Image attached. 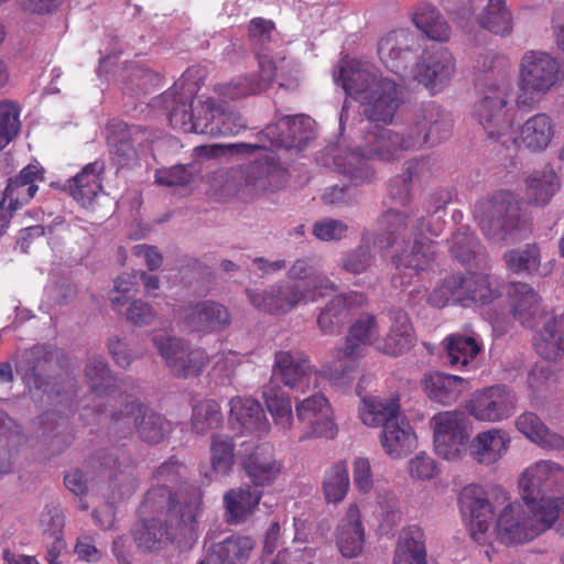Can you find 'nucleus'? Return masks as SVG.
Listing matches in <instances>:
<instances>
[{
	"mask_svg": "<svg viewBox=\"0 0 564 564\" xmlns=\"http://www.w3.org/2000/svg\"><path fill=\"white\" fill-rule=\"evenodd\" d=\"M264 143H227L196 147V159H212L224 155H252L263 150L261 159L246 166L219 170L208 177L209 193L217 199L232 196L241 198L265 191H275L286 181V170L276 161Z\"/></svg>",
	"mask_w": 564,
	"mask_h": 564,
	"instance_id": "obj_1",
	"label": "nucleus"
},
{
	"mask_svg": "<svg viewBox=\"0 0 564 564\" xmlns=\"http://www.w3.org/2000/svg\"><path fill=\"white\" fill-rule=\"evenodd\" d=\"M333 79L348 97L358 102L360 116L370 122L393 123L404 102L402 87L382 76L368 62L341 59L334 69Z\"/></svg>",
	"mask_w": 564,
	"mask_h": 564,
	"instance_id": "obj_2",
	"label": "nucleus"
},
{
	"mask_svg": "<svg viewBox=\"0 0 564 564\" xmlns=\"http://www.w3.org/2000/svg\"><path fill=\"white\" fill-rule=\"evenodd\" d=\"M378 227L380 234L375 243L380 249L392 250V261L398 270L409 271L411 275L429 268L433 250L426 232L438 236V226L426 227L423 215L391 208L380 216Z\"/></svg>",
	"mask_w": 564,
	"mask_h": 564,
	"instance_id": "obj_3",
	"label": "nucleus"
},
{
	"mask_svg": "<svg viewBox=\"0 0 564 564\" xmlns=\"http://www.w3.org/2000/svg\"><path fill=\"white\" fill-rule=\"evenodd\" d=\"M175 88L163 93L156 104H162L169 112L171 126L185 133H199L210 137L235 135L246 128V121L234 111L217 105L214 98L199 101L198 105H187L177 100Z\"/></svg>",
	"mask_w": 564,
	"mask_h": 564,
	"instance_id": "obj_4",
	"label": "nucleus"
},
{
	"mask_svg": "<svg viewBox=\"0 0 564 564\" xmlns=\"http://www.w3.org/2000/svg\"><path fill=\"white\" fill-rule=\"evenodd\" d=\"M202 513V495L195 492L185 505H175L167 516L169 523L158 519L142 522L134 531L137 545L149 552H158L169 544L180 550L191 549L198 539L197 518Z\"/></svg>",
	"mask_w": 564,
	"mask_h": 564,
	"instance_id": "obj_5",
	"label": "nucleus"
},
{
	"mask_svg": "<svg viewBox=\"0 0 564 564\" xmlns=\"http://www.w3.org/2000/svg\"><path fill=\"white\" fill-rule=\"evenodd\" d=\"M416 150L405 133L387 127L375 126L362 135L360 152L350 151L337 154L334 159L337 171L346 176L351 185L359 186L371 181L373 172L366 159L384 162L398 160L403 151Z\"/></svg>",
	"mask_w": 564,
	"mask_h": 564,
	"instance_id": "obj_6",
	"label": "nucleus"
},
{
	"mask_svg": "<svg viewBox=\"0 0 564 564\" xmlns=\"http://www.w3.org/2000/svg\"><path fill=\"white\" fill-rule=\"evenodd\" d=\"M358 412L365 425L382 427L381 445L390 457H404L415 448L416 435L409 422L400 417L398 398L365 397Z\"/></svg>",
	"mask_w": 564,
	"mask_h": 564,
	"instance_id": "obj_7",
	"label": "nucleus"
},
{
	"mask_svg": "<svg viewBox=\"0 0 564 564\" xmlns=\"http://www.w3.org/2000/svg\"><path fill=\"white\" fill-rule=\"evenodd\" d=\"M555 511L525 503L520 500H508L499 510L495 531L497 539L506 545L529 543L553 528Z\"/></svg>",
	"mask_w": 564,
	"mask_h": 564,
	"instance_id": "obj_8",
	"label": "nucleus"
},
{
	"mask_svg": "<svg viewBox=\"0 0 564 564\" xmlns=\"http://www.w3.org/2000/svg\"><path fill=\"white\" fill-rule=\"evenodd\" d=\"M564 80L561 63L551 54L529 51L519 65L518 108H534Z\"/></svg>",
	"mask_w": 564,
	"mask_h": 564,
	"instance_id": "obj_9",
	"label": "nucleus"
},
{
	"mask_svg": "<svg viewBox=\"0 0 564 564\" xmlns=\"http://www.w3.org/2000/svg\"><path fill=\"white\" fill-rule=\"evenodd\" d=\"M336 290L328 278H318L314 285L301 288L300 283L279 281L265 290L247 289L250 304L259 312L275 316H284L300 305L314 303Z\"/></svg>",
	"mask_w": 564,
	"mask_h": 564,
	"instance_id": "obj_10",
	"label": "nucleus"
},
{
	"mask_svg": "<svg viewBox=\"0 0 564 564\" xmlns=\"http://www.w3.org/2000/svg\"><path fill=\"white\" fill-rule=\"evenodd\" d=\"M518 210L513 194L500 191L487 199L477 202L474 207V217L489 240L503 243L520 238Z\"/></svg>",
	"mask_w": 564,
	"mask_h": 564,
	"instance_id": "obj_11",
	"label": "nucleus"
},
{
	"mask_svg": "<svg viewBox=\"0 0 564 564\" xmlns=\"http://www.w3.org/2000/svg\"><path fill=\"white\" fill-rule=\"evenodd\" d=\"M274 33V24L272 21L263 18H254L250 21L249 35L257 47V57L259 61L260 75L254 80L249 77L238 78L228 85L219 87L218 93L224 99H237L243 96L257 94L264 90L278 77L280 69L273 64L263 47L272 40Z\"/></svg>",
	"mask_w": 564,
	"mask_h": 564,
	"instance_id": "obj_12",
	"label": "nucleus"
},
{
	"mask_svg": "<svg viewBox=\"0 0 564 564\" xmlns=\"http://www.w3.org/2000/svg\"><path fill=\"white\" fill-rule=\"evenodd\" d=\"M520 498L532 506L551 508L564 491V467L551 459H541L525 467L518 480Z\"/></svg>",
	"mask_w": 564,
	"mask_h": 564,
	"instance_id": "obj_13",
	"label": "nucleus"
},
{
	"mask_svg": "<svg viewBox=\"0 0 564 564\" xmlns=\"http://www.w3.org/2000/svg\"><path fill=\"white\" fill-rule=\"evenodd\" d=\"M379 327L372 315L360 316L350 327L344 348L336 350L334 360L323 365V372L334 384H341L358 367L362 347L375 345L378 348Z\"/></svg>",
	"mask_w": 564,
	"mask_h": 564,
	"instance_id": "obj_14",
	"label": "nucleus"
},
{
	"mask_svg": "<svg viewBox=\"0 0 564 564\" xmlns=\"http://www.w3.org/2000/svg\"><path fill=\"white\" fill-rule=\"evenodd\" d=\"M509 500L506 490L497 488L489 497L484 487L470 484L465 486L459 495V508L467 523L470 536L477 543H485L489 530L494 527L496 508L503 507Z\"/></svg>",
	"mask_w": 564,
	"mask_h": 564,
	"instance_id": "obj_15",
	"label": "nucleus"
},
{
	"mask_svg": "<svg viewBox=\"0 0 564 564\" xmlns=\"http://www.w3.org/2000/svg\"><path fill=\"white\" fill-rule=\"evenodd\" d=\"M459 286L462 291L460 305H477L486 307L485 316L491 324L492 330L498 335H503L509 326V315L499 313L496 310V301L501 295L500 281L497 276L487 272H467L459 275Z\"/></svg>",
	"mask_w": 564,
	"mask_h": 564,
	"instance_id": "obj_16",
	"label": "nucleus"
},
{
	"mask_svg": "<svg viewBox=\"0 0 564 564\" xmlns=\"http://www.w3.org/2000/svg\"><path fill=\"white\" fill-rule=\"evenodd\" d=\"M124 408L111 414V430L123 436L135 431L148 443H159L171 431V423L161 414L128 395Z\"/></svg>",
	"mask_w": 564,
	"mask_h": 564,
	"instance_id": "obj_17",
	"label": "nucleus"
},
{
	"mask_svg": "<svg viewBox=\"0 0 564 564\" xmlns=\"http://www.w3.org/2000/svg\"><path fill=\"white\" fill-rule=\"evenodd\" d=\"M434 448L438 456L457 460L468 453L470 424L464 412L445 411L432 417Z\"/></svg>",
	"mask_w": 564,
	"mask_h": 564,
	"instance_id": "obj_18",
	"label": "nucleus"
},
{
	"mask_svg": "<svg viewBox=\"0 0 564 564\" xmlns=\"http://www.w3.org/2000/svg\"><path fill=\"white\" fill-rule=\"evenodd\" d=\"M508 90L509 86L506 84H490L482 90V96L476 102L473 112L488 137L503 145L507 144L506 135L511 131L507 108Z\"/></svg>",
	"mask_w": 564,
	"mask_h": 564,
	"instance_id": "obj_19",
	"label": "nucleus"
},
{
	"mask_svg": "<svg viewBox=\"0 0 564 564\" xmlns=\"http://www.w3.org/2000/svg\"><path fill=\"white\" fill-rule=\"evenodd\" d=\"M453 120L440 105L427 102L421 105L412 115L406 127V134L416 150L424 145H435L449 137Z\"/></svg>",
	"mask_w": 564,
	"mask_h": 564,
	"instance_id": "obj_20",
	"label": "nucleus"
},
{
	"mask_svg": "<svg viewBox=\"0 0 564 564\" xmlns=\"http://www.w3.org/2000/svg\"><path fill=\"white\" fill-rule=\"evenodd\" d=\"M517 403L510 387L496 384L475 391L466 402V411L479 422L498 423L512 416Z\"/></svg>",
	"mask_w": 564,
	"mask_h": 564,
	"instance_id": "obj_21",
	"label": "nucleus"
},
{
	"mask_svg": "<svg viewBox=\"0 0 564 564\" xmlns=\"http://www.w3.org/2000/svg\"><path fill=\"white\" fill-rule=\"evenodd\" d=\"M321 376L329 380L323 369H314L305 354L281 350L275 352L270 381L279 380L294 391L306 392L318 387Z\"/></svg>",
	"mask_w": 564,
	"mask_h": 564,
	"instance_id": "obj_22",
	"label": "nucleus"
},
{
	"mask_svg": "<svg viewBox=\"0 0 564 564\" xmlns=\"http://www.w3.org/2000/svg\"><path fill=\"white\" fill-rule=\"evenodd\" d=\"M420 44L409 30H395L382 36L378 43V56L391 73L405 77L411 73Z\"/></svg>",
	"mask_w": 564,
	"mask_h": 564,
	"instance_id": "obj_23",
	"label": "nucleus"
},
{
	"mask_svg": "<svg viewBox=\"0 0 564 564\" xmlns=\"http://www.w3.org/2000/svg\"><path fill=\"white\" fill-rule=\"evenodd\" d=\"M420 84L433 94L443 90L455 74V59L445 47L426 48L421 62L413 64L411 73Z\"/></svg>",
	"mask_w": 564,
	"mask_h": 564,
	"instance_id": "obj_24",
	"label": "nucleus"
},
{
	"mask_svg": "<svg viewBox=\"0 0 564 564\" xmlns=\"http://www.w3.org/2000/svg\"><path fill=\"white\" fill-rule=\"evenodd\" d=\"M296 419L307 425L308 432L300 438L324 437L334 438L337 435L334 411L328 399L322 393H315L296 401Z\"/></svg>",
	"mask_w": 564,
	"mask_h": 564,
	"instance_id": "obj_25",
	"label": "nucleus"
},
{
	"mask_svg": "<svg viewBox=\"0 0 564 564\" xmlns=\"http://www.w3.org/2000/svg\"><path fill=\"white\" fill-rule=\"evenodd\" d=\"M314 120L304 115L283 116L260 132V140H268L272 148L302 150L313 138Z\"/></svg>",
	"mask_w": 564,
	"mask_h": 564,
	"instance_id": "obj_26",
	"label": "nucleus"
},
{
	"mask_svg": "<svg viewBox=\"0 0 564 564\" xmlns=\"http://www.w3.org/2000/svg\"><path fill=\"white\" fill-rule=\"evenodd\" d=\"M175 316L184 327L199 334L224 330L231 323L228 308L215 301H202L188 306H181Z\"/></svg>",
	"mask_w": 564,
	"mask_h": 564,
	"instance_id": "obj_27",
	"label": "nucleus"
},
{
	"mask_svg": "<svg viewBox=\"0 0 564 564\" xmlns=\"http://www.w3.org/2000/svg\"><path fill=\"white\" fill-rule=\"evenodd\" d=\"M511 436L501 427H488L477 432L469 442L468 455L480 466L490 467L508 453Z\"/></svg>",
	"mask_w": 564,
	"mask_h": 564,
	"instance_id": "obj_28",
	"label": "nucleus"
},
{
	"mask_svg": "<svg viewBox=\"0 0 564 564\" xmlns=\"http://www.w3.org/2000/svg\"><path fill=\"white\" fill-rule=\"evenodd\" d=\"M556 133L554 120L544 112L529 117L519 128L518 134L512 130L505 140L517 147H523L531 152H542L549 148Z\"/></svg>",
	"mask_w": 564,
	"mask_h": 564,
	"instance_id": "obj_29",
	"label": "nucleus"
},
{
	"mask_svg": "<svg viewBox=\"0 0 564 564\" xmlns=\"http://www.w3.org/2000/svg\"><path fill=\"white\" fill-rule=\"evenodd\" d=\"M336 545L346 558L361 554L365 544V529L361 522L360 509L356 503L349 505L336 528Z\"/></svg>",
	"mask_w": 564,
	"mask_h": 564,
	"instance_id": "obj_30",
	"label": "nucleus"
},
{
	"mask_svg": "<svg viewBox=\"0 0 564 564\" xmlns=\"http://www.w3.org/2000/svg\"><path fill=\"white\" fill-rule=\"evenodd\" d=\"M508 297L510 313L524 327L532 328L538 317L544 314L539 294L527 283H511Z\"/></svg>",
	"mask_w": 564,
	"mask_h": 564,
	"instance_id": "obj_31",
	"label": "nucleus"
},
{
	"mask_svg": "<svg viewBox=\"0 0 564 564\" xmlns=\"http://www.w3.org/2000/svg\"><path fill=\"white\" fill-rule=\"evenodd\" d=\"M230 420L234 425L245 432L264 435L270 430L261 404L252 398L235 397L229 401Z\"/></svg>",
	"mask_w": 564,
	"mask_h": 564,
	"instance_id": "obj_32",
	"label": "nucleus"
},
{
	"mask_svg": "<svg viewBox=\"0 0 564 564\" xmlns=\"http://www.w3.org/2000/svg\"><path fill=\"white\" fill-rule=\"evenodd\" d=\"M43 178L41 167L36 164L26 165L19 175L9 180L2 199L11 210H18L34 197L39 189L37 183Z\"/></svg>",
	"mask_w": 564,
	"mask_h": 564,
	"instance_id": "obj_33",
	"label": "nucleus"
},
{
	"mask_svg": "<svg viewBox=\"0 0 564 564\" xmlns=\"http://www.w3.org/2000/svg\"><path fill=\"white\" fill-rule=\"evenodd\" d=\"M390 327L387 336L378 341V350L400 356L409 351L414 345V330L408 314L402 310L389 313Z\"/></svg>",
	"mask_w": 564,
	"mask_h": 564,
	"instance_id": "obj_34",
	"label": "nucleus"
},
{
	"mask_svg": "<svg viewBox=\"0 0 564 564\" xmlns=\"http://www.w3.org/2000/svg\"><path fill=\"white\" fill-rule=\"evenodd\" d=\"M421 383L426 397L443 405L454 403L463 392L469 389L466 379L443 372L426 373Z\"/></svg>",
	"mask_w": 564,
	"mask_h": 564,
	"instance_id": "obj_35",
	"label": "nucleus"
},
{
	"mask_svg": "<svg viewBox=\"0 0 564 564\" xmlns=\"http://www.w3.org/2000/svg\"><path fill=\"white\" fill-rule=\"evenodd\" d=\"M542 316L544 322L535 336L534 348L542 358L557 360L564 355V314Z\"/></svg>",
	"mask_w": 564,
	"mask_h": 564,
	"instance_id": "obj_36",
	"label": "nucleus"
},
{
	"mask_svg": "<svg viewBox=\"0 0 564 564\" xmlns=\"http://www.w3.org/2000/svg\"><path fill=\"white\" fill-rule=\"evenodd\" d=\"M243 465L248 477L257 487L273 484L281 470V466L274 457L273 448L268 444L257 446Z\"/></svg>",
	"mask_w": 564,
	"mask_h": 564,
	"instance_id": "obj_37",
	"label": "nucleus"
},
{
	"mask_svg": "<svg viewBox=\"0 0 564 564\" xmlns=\"http://www.w3.org/2000/svg\"><path fill=\"white\" fill-rule=\"evenodd\" d=\"M517 431L545 449H563L564 437L551 431L534 412H523L514 421Z\"/></svg>",
	"mask_w": 564,
	"mask_h": 564,
	"instance_id": "obj_38",
	"label": "nucleus"
},
{
	"mask_svg": "<svg viewBox=\"0 0 564 564\" xmlns=\"http://www.w3.org/2000/svg\"><path fill=\"white\" fill-rule=\"evenodd\" d=\"M561 187L556 173L551 167L535 170L525 177V200L544 206Z\"/></svg>",
	"mask_w": 564,
	"mask_h": 564,
	"instance_id": "obj_39",
	"label": "nucleus"
},
{
	"mask_svg": "<svg viewBox=\"0 0 564 564\" xmlns=\"http://www.w3.org/2000/svg\"><path fill=\"white\" fill-rule=\"evenodd\" d=\"M446 358L455 369L473 368L481 344L473 336L451 334L445 339Z\"/></svg>",
	"mask_w": 564,
	"mask_h": 564,
	"instance_id": "obj_40",
	"label": "nucleus"
},
{
	"mask_svg": "<svg viewBox=\"0 0 564 564\" xmlns=\"http://www.w3.org/2000/svg\"><path fill=\"white\" fill-rule=\"evenodd\" d=\"M104 163L95 161L87 164L80 173L75 175L69 183L72 196L82 205H87L101 191L100 175L104 172Z\"/></svg>",
	"mask_w": 564,
	"mask_h": 564,
	"instance_id": "obj_41",
	"label": "nucleus"
},
{
	"mask_svg": "<svg viewBox=\"0 0 564 564\" xmlns=\"http://www.w3.org/2000/svg\"><path fill=\"white\" fill-rule=\"evenodd\" d=\"M413 22L429 39L446 42L451 37V28L441 12L431 3H419L413 12Z\"/></svg>",
	"mask_w": 564,
	"mask_h": 564,
	"instance_id": "obj_42",
	"label": "nucleus"
},
{
	"mask_svg": "<svg viewBox=\"0 0 564 564\" xmlns=\"http://www.w3.org/2000/svg\"><path fill=\"white\" fill-rule=\"evenodd\" d=\"M262 394L274 424L284 432L290 431L294 417L289 394L274 381L263 387Z\"/></svg>",
	"mask_w": 564,
	"mask_h": 564,
	"instance_id": "obj_43",
	"label": "nucleus"
},
{
	"mask_svg": "<svg viewBox=\"0 0 564 564\" xmlns=\"http://www.w3.org/2000/svg\"><path fill=\"white\" fill-rule=\"evenodd\" d=\"M365 301L362 294L350 293L333 297L317 318L321 330L325 334L333 333L348 316L352 304L361 305Z\"/></svg>",
	"mask_w": 564,
	"mask_h": 564,
	"instance_id": "obj_44",
	"label": "nucleus"
},
{
	"mask_svg": "<svg viewBox=\"0 0 564 564\" xmlns=\"http://www.w3.org/2000/svg\"><path fill=\"white\" fill-rule=\"evenodd\" d=\"M235 464V445L226 435H213L210 443V473L204 474L209 484L228 476Z\"/></svg>",
	"mask_w": 564,
	"mask_h": 564,
	"instance_id": "obj_45",
	"label": "nucleus"
},
{
	"mask_svg": "<svg viewBox=\"0 0 564 564\" xmlns=\"http://www.w3.org/2000/svg\"><path fill=\"white\" fill-rule=\"evenodd\" d=\"M393 564H426L424 533L421 528L410 527L402 532Z\"/></svg>",
	"mask_w": 564,
	"mask_h": 564,
	"instance_id": "obj_46",
	"label": "nucleus"
},
{
	"mask_svg": "<svg viewBox=\"0 0 564 564\" xmlns=\"http://www.w3.org/2000/svg\"><path fill=\"white\" fill-rule=\"evenodd\" d=\"M261 492L251 488L231 489L224 496L228 521L239 523L245 521L257 508Z\"/></svg>",
	"mask_w": 564,
	"mask_h": 564,
	"instance_id": "obj_47",
	"label": "nucleus"
},
{
	"mask_svg": "<svg viewBox=\"0 0 564 564\" xmlns=\"http://www.w3.org/2000/svg\"><path fill=\"white\" fill-rule=\"evenodd\" d=\"M105 465L113 469V486L118 487V498L123 499L130 496L135 487L134 467L131 457L123 451L118 449L115 455H110Z\"/></svg>",
	"mask_w": 564,
	"mask_h": 564,
	"instance_id": "obj_48",
	"label": "nucleus"
},
{
	"mask_svg": "<svg viewBox=\"0 0 564 564\" xmlns=\"http://www.w3.org/2000/svg\"><path fill=\"white\" fill-rule=\"evenodd\" d=\"M85 378L95 398L110 397L117 387V380L100 356H93L85 367Z\"/></svg>",
	"mask_w": 564,
	"mask_h": 564,
	"instance_id": "obj_49",
	"label": "nucleus"
},
{
	"mask_svg": "<svg viewBox=\"0 0 564 564\" xmlns=\"http://www.w3.org/2000/svg\"><path fill=\"white\" fill-rule=\"evenodd\" d=\"M479 25L495 34L509 35L513 22L505 0H488L482 12L477 15Z\"/></svg>",
	"mask_w": 564,
	"mask_h": 564,
	"instance_id": "obj_50",
	"label": "nucleus"
},
{
	"mask_svg": "<svg viewBox=\"0 0 564 564\" xmlns=\"http://www.w3.org/2000/svg\"><path fill=\"white\" fill-rule=\"evenodd\" d=\"M348 465L339 460L326 469L323 479V494L327 502L338 503L349 489Z\"/></svg>",
	"mask_w": 564,
	"mask_h": 564,
	"instance_id": "obj_51",
	"label": "nucleus"
},
{
	"mask_svg": "<svg viewBox=\"0 0 564 564\" xmlns=\"http://www.w3.org/2000/svg\"><path fill=\"white\" fill-rule=\"evenodd\" d=\"M527 382L533 397H545L556 390L560 382V373L554 366L546 362H538L528 373Z\"/></svg>",
	"mask_w": 564,
	"mask_h": 564,
	"instance_id": "obj_52",
	"label": "nucleus"
},
{
	"mask_svg": "<svg viewBox=\"0 0 564 564\" xmlns=\"http://www.w3.org/2000/svg\"><path fill=\"white\" fill-rule=\"evenodd\" d=\"M503 260L509 271L531 274L539 269L541 254L538 246L532 243L507 251Z\"/></svg>",
	"mask_w": 564,
	"mask_h": 564,
	"instance_id": "obj_53",
	"label": "nucleus"
},
{
	"mask_svg": "<svg viewBox=\"0 0 564 564\" xmlns=\"http://www.w3.org/2000/svg\"><path fill=\"white\" fill-rule=\"evenodd\" d=\"M223 422L219 404L215 400L205 399L193 405L192 427L196 433L204 434L218 427Z\"/></svg>",
	"mask_w": 564,
	"mask_h": 564,
	"instance_id": "obj_54",
	"label": "nucleus"
},
{
	"mask_svg": "<svg viewBox=\"0 0 564 564\" xmlns=\"http://www.w3.org/2000/svg\"><path fill=\"white\" fill-rule=\"evenodd\" d=\"M213 547L224 564H243L253 549V541L248 536L231 535Z\"/></svg>",
	"mask_w": 564,
	"mask_h": 564,
	"instance_id": "obj_55",
	"label": "nucleus"
},
{
	"mask_svg": "<svg viewBox=\"0 0 564 564\" xmlns=\"http://www.w3.org/2000/svg\"><path fill=\"white\" fill-rule=\"evenodd\" d=\"M195 492H199L202 495L199 489H193L188 492L181 494V496L176 498L172 495L166 484L158 482L147 492L142 508L144 510H158L167 506L169 512H171V509L175 505L184 506L185 502L188 501L189 497ZM170 513H167V516Z\"/></svg>",
	"mask_w": 564,
	"mask_h": 564,
	"instance_id": "obj_56",
	"label": "nucleus"
},
{
	"mask_svg": "<svg viewBox=\"0 0 564 564\" xmlns=\"http://www.w3.org/2000/svg\"><path fill=\"white\" fill-rule=\"evenodd\" d=\"M373 262V256L370 250L369 241L364 237L360 245L343 254L339 265L343 270L351 274L366 272Z\"/></svg>",
	"mask_w": 564,
	"mask_h": 564,
	"instance_id": "obj_57",
	"label": "nucleus"
},
{
	"mask_svg": "<svg viewBox=\"0 0 564 564\" xmlns=\"http://www.w3.org/2000/svg\"><path fill=\"white\" fill-rule=\"evenodd\" d=\"M106 139L111 153L119 159H129L133 154L130 134L127 126L121 121H111L106 128Z\"/></svg>",
	"mask_w": 564,
	"mask_h": 564,
	"instance_id": "obj_58",
	"label": "nucleus"
},
{
	"mask_svg": "<svg viewBox=\"0 0 564 564\" xmlns=\"http://www.w3.org/2000/svg\"><path fill=\"white\" fill-rule=\"evenodd\" d=\"M19 117V107L13 101L0 100V150L18 134Z\"/></svg>",
	"mask_w": 564,
	"mask_h": 564,
	"instance_id": "obj_59",
	"label": "nucleus"
},
{
	"mask_svg": "<svg viewBox=\"0 0 564 564\" xmlns=\"http://www.w3.org/2000/svg\"><path fill=\"white\" fill-rule=\"evenodd\" d=\"M462 291L459 286V275H453L444 279L437 284L429 295V303L435 307H444L449 303L459 304Z\"/></svg>",
	"mask_w": 564,
	"mask_h": 564,
	"instance_id": "obj_60",
	"label": "nucleus"
},
{
	"mask_svg": "<svg viewBox=\"0 0 564 564\" xmlns=\"http://www.w3.org/2000/svg\"><path fill=\"white\" fill-rule=\"evenodd\" d=\"M197 172L198 169L195 164H180L169 169H159L155 172V182L164 186H183L188 184Z\"/></svg>",
	"mask_w": 564,
	"mask_h": 564,
	"instance_id": "obj_61",
	"label": "nucleus"
},
{
	"mask_svg": "<svg viewBox=\"0 0 564 564\" xmlns=\"http://www.w3.org/2000/svg\"><path fill=\"white\" fill-rule=\"evenodd\" d=\"M153 343L166 365L174 372L176 365H174L172 359L175 360V364H180L182 358L185 356L187 344L184 340L172 336H154Z\"/></svg>",
	"mask_w": 564,
	"mask_h": 564,
	"instance_id": "obj_62",
	"label": "nucleus"
},
{
	"mask_svg": "<svg viewBox=\"0 0 564 564\" xmlns=\"http://www.w3.org/2000/svg\"><path fill=\"white\" fill-rule=\"evenodd\" d=\"M172 360L175 364V360ZM207 361L208 356L205 350L200 348H191L187 345L185 356L182 358L180 364H175L176 369L174 370V373L184 378L196 377L203 371Z\"/></svg>",
	"mask_w": 564,
	"mask_h": 564,
	"instance_id": "obj_63",
	"label": "nucleus"
},
{
	"mask_svg": "<svg viewBox=\"0 0 564 564\" xmlns=\"http://www.w3.org/2000/svg\"><path fill=\"white\" fill-rule=\"evenodd\" d=\"M348 230V225L332 217H324L314 223L312 227L313 236L324 242L341 240Z\"/></svg>",
	"mask_w": 564,
	"mask_h": 564,
	"instance_id": "obj_64",
	"label": "nucleus"
}]
</instances>
